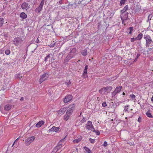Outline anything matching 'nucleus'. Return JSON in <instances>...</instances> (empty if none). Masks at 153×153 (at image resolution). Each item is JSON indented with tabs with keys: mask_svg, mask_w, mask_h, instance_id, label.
I'll use <instances>...</instances> for the list:
<instances>
[{
	"mask_svg": "<svg viewBox=\"0 0 153 153\" xmlns=\"http://www.w3.org/2000/svg\"><path fill=\"white\" fill-rule=\"evenodd\" d=\"M112 88H113L112 86H107L102 88L99 91V92L102 95H107L110 92Z\"/></svg>",
	"mask_w": 153,
	"mask_h": 153,
	"instance_id": "f257e3e1",
	"label": "nucleus"
},
{
	"mask_svg": "<svg viewBox=\"0 0 153 153\" xmlns=\"http://www.w3.org/2000/svg\"><path fill=\"white\" fill-rule=\"evenodd\" d=\"M76 49L74 48L72 49L69 53L68 56H66L65 59L64 60V63L65 64L69 62V60L71 58L73 57L75 55V53L76 52Z\"/></svg>",
	"mask_w": 153,
	"mask_h": 153,
	"instance_id": "f03ea898",
	"label": "nucleus"
},
{
	"mask_svg": "<svg viewBox=\"0 0 153 153\" xmlns=\"http://www.w3.org/2000/svg\"><path fill=\"white\" fill-rule=\"evenodd\" d=\"M144 38L146 40V46L147 47H149L152 41L151 37L148 34H145L144 35Z\"/></svg>",
	"mask_w": 153,
	"mask_h": 153,
	"instance_id": "7ed1b4c3",
	"label": "nucleus"
},
{
	"mask_svg": "<svg viewBox=\"0 0 153 153\" xmlns=\"http://www.w3.org/2000/svg\"><path fill=\"white\" fill-rule=\"evenodd\" d=\"M75 105L74 104H73L70 105L67 109L66 114L71 115L72 114L73 111L75 108Z\"/></svg>",
	"mask_w": 153,
	"mask_h": 153,
	"instance_id": "20e7f679",
	"label": "nucleus"
},
{
	"mask_svg": "<svg viewBox=\"0 0 153 153\" xmlns=\"http://www.w3.org/2000/svg\"><path fill=\"white\" fill-rule=\"evenodd\" d=\"M49 74L48 72H46L42 75L40 76V78L39 79V83L41 84L43 81L47 79L49 77Z\"/></svg>",
	"mask_w": 153,
	"mask_h": 153,
	"instance_id": "39448f33",
	"label": "nucleus"
},
{
	"mask_svg": "<svg viewBox=\"0 0 153 153\" xmlns=\"http://www.w3.org/2000/svg\"><path fill=\"white\" fill-rule=\"evenodd\" d=\"M23 41V39L21 37H16L13 41V44L16 46H18L21 44Z\"/></svg>",
	"mask_w": 153,
	"mask_h": 153,
	"instance_id": "423d86ee",
	"label": "nucleus"
},
{
	"mask_svg": "<svg viewBox=\"0 0 153 153\" xmlns=\"http://www.w3.org/2000/svg\"><path fill=\"white\" fill-rule=\"evenodd\" d=\"M85 127L88 130L92 131L94 129V126L92 124V122L90 121H88L85 125Z\"/></svg>",
	"mask_w": 153,
	"mask_h": 153,
	"instance_id": "0eeeda50",
	"label": "nucleus"
},
{
	"mask_svg": "<svg viewBox=\"0 0 153 153\" xmlns=\"http://www.w3.org/2000/svg\"><path fill=\"white\" fill-rule=\"evenodd\" d=\"M35 138L34 136H32L28 137L25 140V143L27 146H29L33 142Z\"/></svg>",
	"mask_w": 153,
	"mask_h": 153,
	"instance_id": "6e6552de",
	"label": "nucleus"
},
{
	"mask_svg": "<svg viewBox=\"0 0 153 153\" xmlns=\"http://www.w3.org/2000/svg\"><path fill=\"white\" fill-rule=\"evenodd\" d=\"M121 18L123 22L124 20H126L128 18V12L121 13Z\"/></svg>",
	"mask_w": 153,
	"mask_h": 153,
	"instance_id": "1a4fd4ad",
	"label": "nucleus"
},
{
	"mask_svg": "<svg viewBox=\"0 0 153 153\" xmlns=\"http://www.w3.org/2000/svg\"><path fill=\"white\" fill-rule=\"evenodd\" d=\"M73 98V96L71 95L66 96L64 99V102L65 103H67L70 101Z\"/></svg>",
	"mask_w": 153,
	"mask_h": 153,
	"instance_id": "9d476101",
	"label": "nucleus"
},
{
	"mask_svg": "<svg viewBox=\"0 0 153 153\" xmlns=\"http://www.w3.org/2000/svg\"><path fill=\"white\" fill-rule=\"evenodd\" d=\"M62 145L60 143H59L57 146L55 147L53 149L52 152L55 153L57 152L58 150L59 149L62 147Z\"/></svg>",
	"mask_w": 153,
	"mask_h": 153,
	"instance_id": "9b49d317",
	"label": "nucleus"
},
{
	"mask_svg": "<svg viewBox=\"0 0 153 153\" xmlns=\"http://www.w3.org/2000/svg\"><path fill=\"white\" fill-rule=\"evenodd\" d=\"M59 127H56L55 126H53L50 129H49V131L50 132L51 131H55V132H57L59 131Z\"/></svg>",
	"mask_w": 153,
	"mask_h": 153,
	"instance_id": "f8f14e48",
	"label": "nucleus"
},
{
	"mask_svg": "<svg viewBox=\"0 0 153 153\" xmlns=\"http://www.w3.org/2000/svg\"><path fill=\"white\" fill-rule=\"evenodd\" d=\"M12 105L10 104H7L5 106L4 109L6 111H9L11 108Z\"/></svg>",
	"mask_w": 153,
	"mask_h": 153,
	"instance_id": "ddd939ff",
	"label": "nucleus"
},
{
	"mask_svg": "<svg viewBox=\"0 0 153 153\" xmlns=\"http://www.w3.org/2000/svg\"><path fill=\"white\" fill-rule=\"evenodd\" d=\"M44 123V122L42 121H39L36 125V127L39 128L43 125Z\"/></svg>",
	"mask_w": 153,
	"mask_h": 153,
	"instance_id": "4468645a",
	"label": "nucleus"
},
{
	"mask_svg": "<svg viewBox=\"0 0 153 153\" xmlns=\"http://www.w3.org/2000/svg\"><path fill=\"white\" fill-rule=\"evenodd\" d=\"M122 88V86H117L115 90V91L118 94L121 91Z\"/></svg>",
	"mask_w": 153,
	"mask_h": 153,
	"instance_id": "2eb2a0df",
	"label": "nucleus"
},
{
	"mask_svg": "<svg viewBox=\"0 0 153 153\" xmlns=\"http://www.w3.org/2000/svg\"><path fill=\"white\" fill-rule=\"evenodd\" d=\"M28 5V4L27 3L24 2L21 5V7L23 9H26Z\"/></svg>",
	"mask_w": 153,
	"mask_h": 153,
	"instance_id": "dca6fc26",
	"label": "nucleus"
},
{
	"mask_svg": "<svg viewBox=\"0 0 153 153\" xmlns=\"http://www.w3.org/2000/svg\"><path fill=\"white\" fill-rule=\"evenodd\" d=\"M133 30V27H130L127 29V32L128 33V34H131Z\"/></svg>",
	"mask_w": 153,
	"mask_h": 153,
	"instance_id": "f3484780",
	"label": "nucleus"
},
{
	"mask_svg": "<svg viewBox=\"0 0 153 153\" xmlns=\"http://www.w3.org/2000/svg\"><path fill=\"white\" fill-rule=\"evenodd\" d=\"M20 16L23 19H25L27 17V15L24 13L22 12L20 14Z\"/></svg>",
	"mask_w": 153,
	"mask_h": 153,
	"instance_id": "a211bd4d",
	"label": "nucleus"
},
{
	"mask_svg": "<svg viewBox=\"0 0 153 153\" xmlns=\"http://www.w3.org/2000/svg\"><path fill=\"white\" fill-rule=\"evenodd\" d=\"M83 148L85 151V152H87L88 153H92V152H91L90 149L88 147L84 146L83 147Z\"/></svg>",
	"mask_w": 153,
	"mask_h": 153,
	"instance_id": "6ab92c4d",
	"label": "nucleus"
},
{
	"mask_svg": "<svg viewBox=\"0 0 153 153\" xmlns=\"http://www.w3.org/2000/svg\"><path fill=\"white\" fill-rule=\"evenodd\" d=\"M66 107H64L63 108H62L60 110V113L62 114H63L66 111Z\"/></svg>",
	"mask_w": 153,
	"mask_h": 153,
	"instance_id": "aec40b11",
	"label": "nucleus"
},
{
	"mask_svg": "<svg viewBox=\"0 0 153 153\" xmlns=\"http://www.w3.org/2000/svg\"><path fill=\"white\" fill-rule=\"evenodd\" d=\"M128 5H126L125 7L123 8V9L121 10V13H124L126 12H125L128 10Z\"/></svg>",
	"mask_w": 153,
	"mask_h": 153,
	"instance_id": "412c9836",
	"label": "nucleus"
},
{
	"mask_svg": "<svg viewBox=\"0 0 153 153\" xmlns=\"http://www.w3.org/2000/svg\"><path fill=\"white\" fill-rule=\"evenodd\" d=\"M84 56H86L87 54V51L85 49L81 53Z\"/></svg>",
	"mask_w": 153,
	"mask_h": 153,
	"instance_id": "4be33fe9",
	"label": "nucleus"
},
{
	"mask_svg": "<svg viewBox=\"0 0 153 153\" xmlns=\"http://www.w3.org/2000/svg\"><path fill=\"white\" fill-rule=\"evenodd\" d=\"M42 8L39 6L35 9V11L36 13H39L41 10Z\"/></svg>",
	"mask_w": 153,
	"mask_h": 153,
	"instance_id": "5701e85b",
	"label": "nucleus"
},
{
	"mask_svg": "<svg viewBox=\"0 0 153 153\" xmlns=\"http://www.w3.org/2000/svg\"><path fill=\"white\" fill-rule=\"evenodd\" d=\"M82 139L81 137L79 138L78 139H76L73 140V142L75 143H77L81 141Z\"/></svg>",
	"mask_w": 153,
	"mask_h": 153,
	"instance_id": "b1692460",
	"label": "nucleus"
},
{
	"mask_svg": "<svg viewBox=\"0 0 153 153\" xmlns=\"http://www.w3.org/2000/svg\"><path fill=\"white\" fill-rule=\"evenodd\" d=\"M117 94V93L115 91V90L114 91L111 93L112 97H114V98L116 97H117L116 95Z\"/></svg>",
	"mask_w": 153,
	"mask_h": 153,
	"instance_id": "393cba45",
	"label": "nucleus"
},
{
	"mask_svg": "<svg viewBox=\"0 0 153 153\" xmlns=\"http://www.w3.org/2000/svg\"><path fill=\"white\" fill-rule=\"evenodd\" d=\"M4 19L2 18H0V26H1L4 22Z\"/></svg>",
	"mask_w": 153,
	"mask_h": 153,
	"instance_id": "a878e982",
	"label": "nucleus"
},
{
	"mask_svg": "<svg viewBox=\"0 0 153 153\" xmlns=\"http://www.w3.org/2000/svg\"><path fill=\"white\" fill-rule=\"evenodd\" d=\"M143 36V34L142 33H140L139 34L138 36H137V39H138V40H140L141 39Z\"/></svg>",
	"mask_w": 153,
	"mask_h": 153,
	"instance_id": "bb28decb",
	"label": "nucleus"
},
{
	"mask_svg": "<svg viewBox=\"0 0 153 153\" xmlns=\"http://www.w3.org/2000/svg\"><path fill=\"white\" fill-rule=\"evenodd\" d=\"M52 54L51 53H50L49 54L47 55L45 58L44 61L45 62H46L47 61V59L48 58H50V56L52 55Z\"/></svg>",
	"mask_w": 153,
	"mask_h": 153,
	"instance_id": "cd10ccee",
	"label": "nucleus"
},
{
	"mask_svg": "<svg viewBox=\"0 0 153 153\" xmlns=\"http://www.w3.org/2000/svg\"><path fill=\"white\" fill-rule=\"evenodd\" d=\"M70 116V115L66 114V115L64 116V119L65 121H67L69 119Z\"/></svg>",
	"mask_w": 153,
	"mask_h": 153,
	"instance_id": "c85d7f7f",
	"label": "nucleus"
},
{
	"mask_svg": "<svg viewBox=\"0 0 153 153\" xmlns=\"http://www.w3.org/2000/svg\"><path fill=\"white\" fill-rule=\"evenodd\" d=\"M92 131L93 132H95L97 135H99L100 134V132L98 130H95L94 128L92 130Z\"/></svg>",
	"mask_w": 153,
	"mask_h": 153,
	"instance_id": "c756f323",
	"label": "nucleus"
},
{
	"mask_svg": "<svg viewBox=\"0 0 153 153\" xmlns=\"http://www.w3.org/2000/svg\"><path fill=\"white\" fill-rule=\"evenodd\" d=\"M146 114L147 116L149 117L150 118H152L153 117V116L151 114L149 111H147L146 113Z\"/></svg>",
	"mask_w": 153,
	"mask_h": 153,
	"instance_id": "7c9ffc66",
	"label": "nucleus"
},
{
	"mask_svg": "<svg viewBox=\"0 0 153 153\" xmlns=\"http://www.w3.org/2000/svg\"><path fill=\"white\" fill-rule=\"evenodd\" d=\"M44 0H42L41 2V3H40V5L39 6L40 7H42V8L43 6L44 5Z\"/></svg>",
	"mask_w": 153,
	"mask_h": 153,
	"instance_id": "2f4dec72",
	"label": "nucleus"
},
{
	"mask_svg": "<svg viewBox=\"0 0 153 153\" xmlns=\"http://www.w3.org/2000/svg\"><path fill=\"white\" fill-rule=\"evenodd\" d=\"M129 105H128L126 106H125L124 107V111H125V112L128 111V109L129 108Z\"/></svg>",
	"mask_w": 153,
	"mask_h": 153,
	"instance_id": "473e14b6",
	"label": "nucleus"
},
{
	"mask_svg": "<svg viewBox=\"0 0 153 153\" xmlns=\"http://www.w3.org/2000/svg\"><path fill=\"white\" fill-rule=\"evenodd\" d=\"M89 140L90 142L91 143L93 144L95 143V140L94 139H92L91 138H90L89 139Z\"/></svg>",
	"mask_w": 153,
	"mask_h": 153,
	"instance_id": "72a5a7b5",
	"label": "nucleus"
},
{
	"mask_svg": "<svg viewBox=\"0 0 153 153\" xmlns=\"http://www.w3.org/2000/svg\"><path fill=\"white\" fill-rule=\"evenodd\" d=\"M126 0H121L120 1V5L122 6L125 4Z\"/></svg>",
	"mask_w": 153,
	"mask_h": 153,
	"instance_id": "f704fd0d",
	"label": "nucleus"
},
{
	"mask_svg": "<svg viewBox=\"0 0 153 153\" xmlns=\"http://www.w3.org/2000/svg\"><path fill=\"white\" fill-rule=\"evenodd\" d=\"M138 40L137 37L136 38H132L131 39V42H134L135 41Z\"/></svg>",
	"mask_w": 153,
	"mask_h": 153,
	"instance_id": "c9c22d12",
	"label": "nucleus"
},
{
	"mask_svg": "<svg viewBox=\"0 0 153 153\" xmlns=\"http://www.w3.org/2000/svg\"><path fill=\"white\" fill-rule=\"evenodd\" d=\"M83 76L85 78H87L88 77V76L87 75V72L85 73V72H84L83 74Z\"/></svg>",
	"mask_w": 153,
	"mask_h": 153,
	"instance_id": "e433bc0d",
	"label": "nucleus"
},
{
	"mask_svg": "<svg viewBox=\"0 0 153 153\" xmlns=\"http://www.w3.org/2000/svg\"><path fill=\"white\" fill-rule=\"evenodd\" d=\"M10 50H6L5 51V53L7 55H8L10 53Z\"/></svg>",
	"mask_w": 153,
	"mask_h": 153,
	"instance_id": "4c0bfd02",
	"label": "nucleus"
},
{
	"mask_svg": "<svg viewBox=\"0 0 153 153\" xmlns=\"http://www.w3.org/2000/svg\"><path fill=\"white\" fill-rule=\"evenodd\" d=\"M88 68V65H86L85 66V68L84 70V72H85V73L87 72V70Z\"/></svg>",
	"mask_w": 153,
	"mask_h": 153,
	"instance_id": "58836bf2",
	"label": "nucleus"
},
{
	"mask_svg": "<svg viewBox=\"0 0 153 153\" xmlns=\"http://www.w3.org/2000/svg\"><path fill=\"white\" fill-rule=\"evenodd\" d=\"M102 106H103V107H105L107 106V105L106 104V102H103L102 103Z\"/></svg>",
	"mask_w": 153,
	"mask_h": 153,
	"instance_id": "ea45409f",
	"label": "nucleus"
},
{
	"mask_svg": "<svg viewBox=\"0 0 153 153\" xmlns=\"http://www.w3.org/2000/svg\"><path fill=\"white\" fill-rule=\"evenodd\" d=\"M150 16H151L150 15H149V16H148V20L147 21V22H149V23H150V20H151V18L152 17V16L150 18Z\"/></svg>",
	"mask_w": 153,
	"mask_h": 153,
	"instance_id": "a19ab883",
	"label": "nucleus"
},
{
	"mask_svg": "<svg viewBox=\"0 0 153 153\" xmlns=\"http://www.w3.org/2000/svg\"><path fill=\"white\" fill-rule=\"evenodd\" d=\"M85 121H86L85 118V117H83V118L81 120V122L82 123H83L85 122Z\"/></svg>",
	"mask_w": 153,
	"mask_h": 153,
	"instance_id": "79ce46f5",
	"label": "nucleus"
},
{
	"mask_svg": "<svg viewBox=\"0 0 153 153\" xmlns=\"http://www.w3.org/2000/svg\"><path fill=\"white\" fill-rule=\"evenodd\" d=\"M130 97L131 98H132L133 99H134V98L135 97V96L133 94H131L130 95Z\"/></svg>",
	"mask_w": 153,
	"mask_h": 153,
	"instance_id": "37998d69",
	"label": "nucleus"
},
{
	"mask_svg": "<svg viewBox=\"0 0 153 153\" xmlns=\"http://www.w3.org/2000/svg\"><path fill=\"white\" fill-rule=\"evenodd\" d=\"M103 145L105 147L107 146L108 145L107 142L106 141H105Z\"/></svg>",
	"mask_w": 153,
	"mask_h": 153,
	"instance_id": "c03bdc74",
	"label": "nucleus"
},
{
	"mask_svg": "<svg viewBox=\"0 0 153 153\" xmlns=\"http://www.w3.org/2000/svg\"><path fill=\"white\" fill-rule=\"evenodd\" d=\"M138 121L139 123L141 121V118L140 117H139L138 119Z\"/></svg>",
	"mask_w": 153,
	"mask_h": 153,
	"instance_id": "a18cd8bd",
	"label": "nucleus"
},
{
	"mask_svg": "<svg viewBox=\"0 0 153 153\" xmlns=\"http://www.w3.org/2000/svg\"><path fill=\"white\" fill-rule=\"evenodd\" d=\"M68 6H70L71 7L73 6V4H71L68 1Z\"/></svg>",
	"mask_w": 153,
	"mask_h": 153,
	"instance_id": "49530a36",
	"label": "nucleus"
},
{
	"mask_svg": "<svg viewBox=\"0 0 153 153\" xmlns=\"http://www.w3.org/2000/svg\"><path fill=\"white\" fill-rule=\"evenodd\" d=\"M66 83L68 85H69L71 84V82L70 81H69L68 82H66Z\"/></svg>",
	"mask_w": 153,
	"mask_h": 153,
	"instance_id": "de8ad7c7",
	"label": "nucleus"
},
{
	"mask_svg": "<svg viewBox=\"0 0 153 153\" xmlns=\"http://www.w3.org/2000/svg\"><path fill=\"white\" fill-rule=\"evenodd\" d=\"M140 53H137V56H136V58H138V57L140 56Z\"/></svg>",
	"mask_w": 153,
	"mask_h": 153,
	"instance_id": "09e8293b",
	"label": "nucleus"
},
{
	"mask_svg": "<svg viewBox=\"0 0 153 153\" xmlns=\"http://www.w3.org/2000/svg\"><path fill=\"white\" fill-rule=\"evenodd\" d=\"M55 45V43H53V44H52V45H51H51H50V47H51H51H54V46Z\"/></svg>",
	"mask_w": 153,
	"mask_h": 153,
	"instance_id": "8fccbe9b",
	"label": "nucleus"
},
{
	"mask_svg": "<svg viewBox=\"0 0 153 153\" xmlns=\"http://www.w3.org/2000/svg\"><path fill=\"white\" fill-rule=\"evenodd\" d=\"M63 3V2L62 0H61L60 1H59V3L60 4H62Z\"/></svg>",
	"mask_w": 153,
	"mask_h": 153,
	"instance_id": "3c124183",
	"label": "nucleus"
},
{
	"mask_svg": "<svg viewBox=\"0 0 153 153\" xmlns=\"http://www.w3.org/2000/svg\"><path fill=\"white\" fill-rule=\"evenodd\" d=\"M4 36L5 37H8V35L7 34H5L4 35Z\"/></svg>",
	"mask_w": 153,
	"mask_h": 153,
	"instance_id": "603ef678",
	"label": "nucleus"
},
{
	"mask_svg": "<svg viewBox=\"0 0 153 153\" xmlns=\"http://www.w3.org/2000/svg\"><path fill=\"white\" fill-rule=\"evenodd\" d=\"M24 99L23 97H22L20 98V101H23V100H24Z\"/></svg>",
	"mask_w": 153,
	"mask_h": 153,
	"instance_id": "864d4df0",
	"label": "nucleus"
},
{
	"mask_svg": "<svg viewBox=\"0 0 153 153\" xmlns=\"http://www.w3.org/2000/svg\"><path fill=\"white\" fill-rule=\"evenodd\" d=\"M137 58L136 57V58L134 59V62H136L137 60Z\"/></svg>",
	"mask_w": 153,
	"mask_h": 153,
	"instance_id": "5fc2aeb1",
	"label": "nucleus"
},
{
	"mask_svg": "<svg viewBox=\"0 0 153 153\" xmlns=\"http://www.w3.org/2000/svg\"><path fill=\"white\" fill-rule=\"evenodd\" d=\"M151 100L152 102H153V97H152L151 98Z\"/></svg>",
	"mask_w": 153,
	"mask_h": 153,
	"instance_id": "6e6d98bb",
	"label": "nucleus"
},
{
	"mask_svg": "<svg viewBox=\"0 0 153 153\" xmlns=\"http://www.w3.org/2000/svg\"><path fill=\"white\" fill-rule=\"evenodd\" d=\"M15 141L13 143V144L12 145V147H13V146H14V143H15Z\"/></svg>",
	"mask_w": 153,
	"mask_h": 153,
	"instance_id": "4d7b16f0",
	"label": "nucleus"
},
{
	"mask_svg": "<svg viewBox=\"0 0 153 153\" xmlns=\"http://www.w3.org/2000/svg\"><path fill=\"white\" fill-rule=\"evenodd\" d=\"M91 0H88V1H87V2H88L87 3H88L90 2L91 1Z\"/></svg>",
	"mask_w": 153,
	"mask_h": 153,
	"instance_id": "13d9d810",
	"label": "nucleus"
},
{
	"mask_svg": "<svg viewBox=\"0 0 153 153\" xmlns=\"http://www.w3.org/2000/svg\"><path fill=\"white\" fill-rule=\"evenodd\" d=\"M123 94L124 95H125V93L124 92H123Z\"/></svg>",
	"mask_w": 153,
	"mask_h": 153,
	"instance_id": "bf43d9fd",
	"label": "nucleus"
},
{
	"mask_svg": "<svg viewBox=\"0 0 153 153\" xmlns=\"http://www.w3.org/2000/svg\"><path fill=\"white\" fill-rule=\"evenodd\" d=\"M76 4V3L75 2H74V3L73 4H75V5Z\"/></svg>",
	"mask_w": 153,
	"mask_h": 153,
	"instance_id": "052dcab7",
	"label": "nucleus"
},
{
	"mask_svg": "<svg viewBox=\"0 0 153 153\" xmlns=\"http://www.w3.org/2000/svg\"><path fill=\"white\" fill-rule=\"evenodd\" d=\"M18 139V138L16 139V141Z\"/></svg>",
	"mask_w": 153,
	"mask_h": 153,
	"instance_id": "680f3d73",
	"label": "nucleus"
},
{
	"mask_svg": "<svg viewBox=\"0 0 153 153\" xmlns=\"http://www.w3.org/2000/svg\"><path fill=\"white\" fill-rule=\"evenodd\" d=\"M39 41V40H38V41H37V42H38Z\"/></svg>",
	"mask_w": 153,
	"mask_h": 153,
	"instance_id": "e2e57ef3",
	"label": "nucleus"
}]
</instances>
